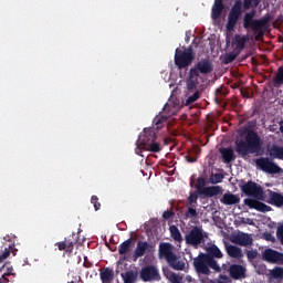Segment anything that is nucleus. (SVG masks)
<instances>
[{
	"label": "nucleus",
	"mask_w": 283,
	"mask_h": 283,
	"mask_svg": "<svg viewBox=\"0 0 283 283\" xmlns=\"http://www.w3.org/2000/svg\"><path fill=\"white\" fill-rule=\"evenodd\" d=\"M239 187L244 196L254 198H247L243 200L244 205L249 207V209H255V211H260L261 213L271 211V206H266V203L260 201L264 200V188H262L258 182L253 180H241Z\"/></svg>",
	"instance_id": "obj_1"
},
{
	"label": "nucleus",
	"mask_w": 283,
	"mask_h": 283,
	"mask_svg": "<svg viewBox=\"0 0 283 283\" xmlns=\"http://www.w3.org/2000/svg\"><path fill=\"white\" fill-rule=\"evenodd\" d=\"M235 151L241 158H247L249 154H260L262 151V139H260V135L253 129L248 130L244 139L235 140Z\"/></svg>",
	"instance_id": "obj_2"
},
{
	"label": "nucleus",
	"mask_w": 283,
	"mask_h": 283,
	"mask_svg": "<svg viewBox=\"0 0 283 283\" xmlns=\"http://www.w3.org/2000/svg\"><path fill=\"white\" fill-rule=\"evenodd\" d=\"M255 14H258L255 9L244 14L243 28L244 30H252L258 36H264V30L269 25V18L255 19Z\"/></svg>",
	"instance_id": "obj_3"
},
{
	"label": "nucleus",
	"mask_w": 283,
	"mask_h": 283,
	"mask_svg": "<svg viewBox=\"0 0 283 283\" xmlns=\"http://www.w3.org/2000/svg\"><path fill=\"white\" fill-rule=\"evenodd\" d=\"M156 128L148 127L144 128L143 133L138 136V143L139 145H143L145 151H150L153 154H160L163 151V148L160 147V144L156 142Z\"/></svg>",
	"instance_id": "obj_4"
},
{
	"label": "nucleus",
	"mask_w": 283,
	"mask_h": 283,
	"mask_svg": "<svg viewBox=\"0 0 283 283\" xmlns=\"http://www.w3.org/2000/svg\"><path fill=\"white\" fill-rule=\"evenodd\" d=\"M193 268L199 275H211V269L214 273L222 272L220 264H216L209 256H206L205 252L193 259Z\"/></svg>",
	"instance_id": "obj_5"
},
{
	"label": "nucleus",
	"mask_w": 283,
	"mask_h": 283,
	"mask_svg": "<svg viewBox=\"0 0 283 283\" xmlns=\"http://www.w3.org/2000/svg\"><path fill=\"white\" fill-rule=\"evenodd\" d=\"M193 59H196V53H193V46L189 45L184 50L179 48L175 51V65L178 70H186L193 63Z\"/></svg>",
	"instance_id": "obj_6"
},
{
	"label": "nucleus",
	"mask_w": 283,
	"mask_h": 283,
	"mask_svg": "<svg viewBox=\"0 0 283 283\" xmlns=\"http://www.w3.org/2000/svg\"><path fill=\"white\" fill-rule=\"evenodd\" d=\"M196 191L206 196V198H213L222 193V187L220 186H209L207 187V179L205 177H198L196 184Z\"/></svg>",
	"instance_id": "obj_7"
},
{
	"label": "nucleus",
	"mask_w": 283,
	"mask_h": 283,
	"mask_svg": "<svg viewBox=\"0 0 283 283\" xmlns=\"http://www.w3.org/2000/svg\"><path fill=\"white\" fill-rule=\"evenodd\" d=\"M240 17H242V0H237L228 14V22L226 24L228 32H233L235 30Z\"/></svg>",
	"instance_id": "obj_8"
},
{
	"label": "nucleus",
	"mask_w": 283,
	"mask_h": 283,
	"mask_svg": "<svg viewBox=\"0 0 283 283\" xmlns=\"http://www.w3.org/2000/svg\"><path fill=\"white\" fill-rule=\"evenodd\" d=\"M186 244L189 247H200L205 242V232L202 228L195 226L189 233L185 235Z\"/></svg>",
	"instance_id": "obj_9"
},
{
	"label": "nucleus",
	"mask_w": 283,
	"mask_h": 283,
	"mask_svg": "<svg viewBox=\"0 0 283 283\" xmlns=\"http://www.w3.org/2000/svg\"><path fill=\"white\" fill-rule=\"evenodd\" d=\"M255 165L262 171H265V174H280L282 171V168H280V166L265 157H260L259 159H256Z\"/></svg>",
	"instance_id": "obj_10"
},
{
	"label": "nucleus",
	"mask_w": 283,
	"mask_h": 283,
	"mask_svg": "<svg viewBox=\"0 0 283 283\" xmlns=\"http://www.w3.org/2000/svg\"><path fill=\"white\" fill-rule=\"evenodd\" d=\"M139 275L143 282H154V280H159L160 277L158 269H156L154 265L144 266L140 270Z\"/></svg>",
	"instance_id": "obj_11"
},
{
	"label": "nucleus",
	"mask_w": 283,
	"mask_h": 283,
	"mask_svg": "<svg viewBox=\"0 0 283 283\" xmlns=\"http://www.w3.org/2000/svg\"><path fill=\"white\" fill-rule=\"evenodd\" d=\"M158 255L159 260H166V262L172 260V258L176 255V253H174V244L168 242H161L159 244Z\"/></svg>",
	"instance_id": "obj_12"
},
{
	"label": "nucleus",
	"mask_w": 283,
	"mask_h": 283,
	"mask_svg": "<svg viewBox=\"0 0 283 283\" xmlns=\"http://www.w3.org/2000/svg\"><path fill=\"white\" fill-rule=\"evenodd\" d=\"M263 259L272 264H283V254L273 249H266L263 252Z\"/></svg>",
	"instance_id": "obj_13"
},
{
	"label": "nucleus",
	"mask_w": 283,
	"mask_h": 283,
	"mask_svg": "<svg viewBox=\"0 0 283 283\" xmlns=\"http://www.w3.org/2000/svg\"><path fill=\"white\" fill-rule=\"evenodd\" d=\"M232 242L240 247H251L253 244V238H251V234L239 232L232 237Z\"/></svg>",
	"instance_id": "obj_14"
},
{
	"label": "nucleus",
	"mask_w": 283,
	"mask_h": 283,
	"mask_svg": "<svg viewBox=\"0 0 283 283\" xmlns=\"http://www.w3.org/2000/svg\"><path fill=\"white\" fill-rule=\"evenodd\" d=\"M151 249H154V247L151 244H149V242L147 241H138L137 242V247L134 251L133 258L136 261L138 258H143V255H145L147 253V251H151Z\"/></svg>",
	"instance_id": "obj_15"
},
{
	"label": "nucleus",
	"mask_w": 283,
	"mask_h": 283,
	"mask_svg": "<svg viewBox=\"0 0 283 283\" xmlns=\"http://www.w3.org/2000/svg\"><path fill=\"white\" fill-rule=\"evenodd\" d=\"M206 256H208L214 264H218L217 260H222L224 258V254H222V251H220V248L218 245L212 244L206 249Z\"/></svg>",
	"instance_id": "obj_16"
},
{
	"label": "nucleus",
	"mask_w": 283,
	"mask_h": 283,
	"mask_svg": "<svg viewBox=\"0 0 283 283\" xmlns=\"http://www.w3.org/2000/svg\"><path fill=\"white\" fill-rule=\"evenodd\" d=\"M199 74H211L213 72V64L209 59L199 61L193 67Z\"/></svg>",
	"instance_id": "obj_17"
},
{
	"label": "nucleus",
	"mask_w": 283,
	"mask_h": 283,
	"mask_svg": "<svg viewBox=\"0 0 283 283\" xmlns=\"http://www.w3.org/2000/svg\"><path fill=\"white\" fill-rule=\"evenodd\" d=\"M229 273L232 280H242L243 277H247V269L240 264L230 265Z\"/></svg>",
	"instance_id": "obj_18"
},
{
	"label": "nucleus",
	"mask_w": 283,
	"mask_h": 283,
	"mask_svg": "<svg viewBox=\"0 0 283 283\" xmlns=\"http://www.w3.org/2000/svg\"><path fill=\"white\" fill-rule=\"evenodd\" d=\"M249 41V35H240L235 34L234 39L232 40V45H234V52L240 54L244 48H247V42Z\"/></svg>",
	"instance_id": "obj_19"
},
{
	"label": "nucleus",
	"mask_w": 283,
	"mask_h": 283,
	"mask_svg": "<svg viewBox=\"0 0 283 283\" xmlns=\"http://www.w3.org/2000/svg\"><path fill=\"white\" fill-rule=\"evenodd\" d=\"M269 203L273 207L282 208L283 207V195L273 190H268Z\"/></svg>",
	"instance_id": "obj_20"
},
{
	"label": "nucleus",
	"mask_w": 283,
	"mask_h": 283,
	"mask_svg": "<svg viewBox=\"0 0 283 283\" xmlns=\"http://www.w3.org/2000/svg\"><path fill=\"white\" fill-rule=\"evenodd\" d=\"M224 247L226 253L229 255V258H234L237 260L244 258V253H242L241 248H238L237 245H231L229 243H224Z\"/></svg>",
	"instance_id": "obj_21"
},
{
	"label": "nucleus",
	"mask_w": 283,
	"mask_h": 283,
	"mask_svg": "<svg viewBox=\"0 0 283 283\" xmlns=\"http://www.w3.org/2000/svg\"><path fill=\"white\" fill-rule=\"evenodd\" d=\"M222 12H224V3L222 0H214V4L212 6V11H211V19L214 21L217 19H220L222 17Z\"/></svg>",
	"instance_id": "obj_22"
},
{
	"label": "nucleus",
	"mask_w": 283,
	"mask_h": 283,
	"mask_svg": "<svg viewBox=\"0 0 283 283\" xmlns=\"http://www.w3.org/2000/svg\"><path fill=\"white\" fill-rule=\"evenodd\" d=\"M221 157L223 159V163L229 165V163H233L235 160V153H233V148L228 147V148H220L219 149Z\"/></svg>",
	"instance_id": "obj_23"
},
{
	"label": "nucleus",
	"mask_w": 283,
	"mask_h": 283,
	"mask_svg": "<svg viewBox=\"0 0 283 283\" xmlns=\"http://www.w3.org/2000/svg\"><path fill=\"white\" fill-rule=\"evenodd\" d=\"M220 202L222 205H228V206L240 205V197L238 195L228 192L223 195V197L220 199Z\"/></svg>",
	"instance_id": "obj_24"
},
{
	"label": "nucleus",
	"mask_w": 283,
	"mask_h": 283,
	"mask_svg": "<svg viewBox=\"0 0 283 283\" xmlns=\"http://www.w3.org/2000/svg\"><path fill=\"white\" fill-rule=\"evenodd\" d=\"M163 273L166 276V280L170 281L171 283H182V276L176 274L169 268L163 269Z\"/></svg>",
	"instance_id": "obj_25"
},
{
	"label": "nucleus",
	"mask_w": 283,
	"mask_h": 283,
	"mask_svg": "<svg viewBox=\"0 0 283 283\" xmlns=\"http://www.w3.org/2000/svg\"><path fill=\"white\" fill-rule=\"evenodd\" d=\"M168 265L174 269V271H184L185 262L179 261L178 256L175 254L172 260L167 261Z\"/></svg>",
	"instance_id": "obj_26"
},
{
	"label": "nucleus",
	"mask_w": 283,
	"mask_h": 283,
	"mask_svg": "<svg viewBox=\"0 0 283 283\" xmlns=\"http://www.w3.org/2000/svg\"><path fill=\"white\" fill-rule=\"evenodd\" d=\"M132 251V239H127L118 247V253L119 255H127Z\"/></svg>",
	"instance_id": "obj_27"
},
{
	"label": "nucleus",
	"mask_w": 283,
	"mask_h": 283,
	"mask_svg": "<svg viewBox=\"0 0 283 283\" xmlns=\"http://www.w3.org/2000/svg\"><path fill=\"white\" fill-rule=\"evenodd\" d=\"M169 117H167V115H157L153 123L156 127V129H163L165 127V123H167Z\"/></svg>",
	"instance_id": "obj_28"
},
{
	"label": "nucleus",
	"mask_w": 283,
	"mask_h": 283,
	"mask_svg": "<svg viewBox=\"0 0 283 283\" xmlns=\"http://www.w3.org/2000/svg\"><path fill=\"white\" fill-rule=\"evenodd\" d=\"M99 277L103 283L112 282V280H114V271L106 268L104 271L99 273Z\"/></svg>",
	"instance_id": "obj_29"
},
{
	"label": "nucleus",
	"mask_w": 283,
	"mask_h": 283,
	"mask_svg": "<svg viewBox=\"0 0 283 283\" xmlns=\"http://www.w3.org/2000/svg\"><path fill=\"white\" fill-rule=\"evenodd\" d=\"M169 231H170V237L172 238V240H175V242H179V243L182 242V234L180 233V230L178 229V227L170 226Z\"/></svg>",
	"instance_id": "obj_30"
},
{
	"label": "nucleus",
	"mask_w": 283,
	"mask_h": 283,
	"mask_svg": "<svg viewBox=\"0 0 283 283\" xmlns=\"http://www.w3.org/2000/svg\"><path fill=\"white\" fill-rule=\"evenodd\" d=\"M202 196V193L198 191L190 192L188 199H187V205L188 207H198V197Z\"/></svg>",
	"instance_id": "obj_31"
},
{
	"label": "nucleus",
	"mask_w": 283,
	"mask_h": 283,
	"mask_svg": "<svg viewBox=\"0 0 283 283\" xmlns=\"http://www.w3.org/2000/svg\"><path fill=\"white\" fill-rule=\"evenodd\" d=\"M12 271H14V268H12L8 262L0 268V274L6 275L7 277H10V275H17Z\"/></svg>",
	"instance_id": "obj_32"
},
{
	"label": "nucleus",
	"mask_w": 283,
	"mask_h": 283,
	"mask_svg": "<svg viewBox=\"0 0 283 283\" xmlns=\"http://www.w3.org/2000/svg\"><path fill=\"white\" fill-rule=\"evenodd\" d=\"M270 155L273 156V158H279V160H283V147L275 145L272 146Z\"/></svg>",
	"instance_id": "obj_33"
},
{
	"label": "nucleus",
	"mask_w": 283,
	"mask_h": 283,
	"mask_svg": "<svg viewBox=\"0 0 283 283\" xmlns=\"http://www.w3.org/2000/svg\"><path fill=\"white\" fill-rule=\"evenodd\" d=\"M282 85H283V66H280L274 76V87H282Z\"/></svg>",
	"instance_id": "obj_34"
},
{
	"label": "nucleus",
	"mask_w": 283,
	"mask_h": 283,
	"mask_svg": "<svg viewBox=\"0 0 283 283\" xmlns=\"http://www.w3.org/2000/svg\"><path fill=\"white\" fill-rule=\"evenodd\" d=\"M138 277V274L134 271H127L125 275H123L124 283H135Z\"/></svg>",
	"instance_id": "obj_35"
},
{
	"label": "nucleus",
	"mask_w": 283,
	"mask_h": 283,
	"mask_svg": "<svg viewBox=\"0 0 283 283\" xmlns=\"http://www.w3.org/2000/svg\"><path fill=\"white\" fill-rule=\"evenodd\" d=\"M238 56H240V53H238V51L227 53L223 59L224 65H229V63H233V61L238 59Z\"/></svg>",
	"instance_id": "obj_36"
},
{
	"label": "nucleus",
	"mask_w": 283,
	"mask_h": 283,
	"mask_svg": "<svg viewBox=\"0 0 283 283\" xmlns=\"http://www.w3.org/2000/svg\"><path fill=\"white\" fill-rule=\"evenodd\" d=\"M260 0H243V10H251V8H258Z\"/></svg>",
	"instance_id": "obj_37"
},
{
	"label": "nucleus",
	"mask_w": 283,
	"mask_h": 283,
	"mask_svg": "<svg viewBox=\"0 0 283 283\" xmlns=\"http://www.w3.org/2000/svg\"><path fill=\"white\" fill-rule=\"evenodd\" d=\"M223 179H224V176L222 174L217 172V174H211L209 180L211 185H218L222 182Z\"/></svg>",
	"instance_id": "obj_38"
},
{
	"label": "nucleus",
	"mask_w": 283,
	"mask_h": 283,
	"mask_svg": "<svg viewBox=\"0 0 283 283\" xmlns=\"http://www.w3.org/2000/svg\"><path fill=\"white\" fill-rule=\"evenodd\" d=\"M199 77H200V73L192 67L189 71V75H188L187 81H190L192 83H198Z\"/></svg>",
	"instance_id": "obj_39"
},
{
	"label": "nucleus",
	"mask_w": 283,
	"mask_h": 283,
	"mask_svg": "<svg viewBox=\"0 0 283 283\" xmlns=\"http://www.w3.org/2000/svg\"><path fill=\"white\" fill-rule=\"evenodd\" d=\"M271 277H273V280H283V268H274L271 271Z\"/></svg>",
	"instance_id": "obj_40"
},
{
	"label": "nucleus",
	"mask_w": 283,
	"mask_h": 283,
	"mask_svg": "<svg viewBox=\"0 0 283 283\" xmlns=\"http://www.w3.org/2000/svg\"><path fill=\"white\" fill-rule=\"evenodd\" d=\"M186 218H198V210L196 207L188 206V210L185 212Z\"/></svg>",
	"instance_id": "obj_41"
},
{
	"label": "nucleus",
	"mask_w": 283,
	"mask_h": 283,
	"mask_svg": "<svg viewBox=\"0 0 283 283\" xmlns=\"http://www.w3.org/2000/svg\"><path fill=\"white\" fill-rule=\"evenodd\" d=\"M198 98H200V92L197 91L186 99V105H191L192 103H196Z\"/></svg>",
	"instance_id": "obj_42"
},
{
	"label": "nucleus",
	"mask_w": 283,
	"mask_h": 283,
	"mask_svg": "<svg viewBox=\"0 0 283 283\" xmlns=\"http://www.w3.org/2000/svg\"><path fill=\"white\" fill-rule=\"evenodd\" d=\"M12 247L14 245H9L4 249V252L0 255V262H3V260H8V258H10V251H12Z\"/></svg>",
	"instance_id": "obj_43"
},
{
	"label": "nucleus",
	"mask_w": 283,
	"mask_h": 283,
	"mask_svg": "<svg viewBox=\"0 0 283 283\" xmlns=\"http://www.w3.org/2000/svg\"><path fill=\"white\" fill-rule=\"evenodd\" d=\"M91 202L94 206L95 211H98L101 209V202H98V197L96 195L92 196Z\"/></svg>",
	"instance_id": "obj_44"
},
{
	"label": "nucleus",
	"mask_w": 283,
	"mask_h": 283,
	"mask_svg": "<svg viewBox=\"0 0 283 283\" xmlns=\"http://www.w3.org/2000/svg\"><path fill=\"white\" fill-rule=\"evenodd\" d=\"M188 92H193L196 87H198V82H191L189 80L186 81Z\"/></svg>",
	"instance_id": "obj_45"
},
{
	"label": "nucleus",
	"mask_w": 283,
	"mask_h": 283,
	"mask_svg": "<svg viewBox=\"0 0 283 283\" xmlns=\"http://www.w3.org/2000/svg\"><path fill=\"white\" fill-rule=\"evenodd\" d=\"M174 216H176V213L172 212V210H166L163 213L164 220H170V218H174Z\"/></svg>",
	"instance_id": "obj_46"
},
{
	"label": "nucleus",
	"mask_w": 283,
	"mask_h": 283,
	"mask_svg": "<svg viewBox=\"0 0 283 283\" xmlns=\"http://www.w3.org/2000/svg\"><path fill=\"white\" fill-rule=\"evenodd\" d=\"M276 238H279L281 244H283V224L277 227V229H276Z\"/></svg>",
	"instance_id": "obj_47"
},
{
	"label": "nucleus",
	"mask_w": 283,
	"mask_h": 283,
	"mask_svg": "<svg viewBox=\"0 0 283 283\" xmlns=\"http://www.w3.org/2000/svg\"><path fill=\"white\" fill-rule=\"evenodd\" d=\"M143 149H145V146L140 145V143H138L137 140V147L135 149V154H137V156H142V158H143Z\"/></svg>",
	"instance_id": "obj_48"
},
{
	"label": "nucleus",
	"mask_w": 283,
	"mask_h": 283,
	"mask_svg": "<svg viewBox=\"0 0 283 283\" xmlns=\"http://www.w3.org/2000/svg\"><path fill=\"white\" fill-rule=\"evenodd\" d=\"M65 242H66V252L72 253L74 251L75 242H72V241H65Z\"/></svg>",
	"instance_id": "obj_49"
},
{
	"label": "nucleus",
	"mask_w": 283,
	"mask_h": 283,
	"mask_svg": "<svg viewBox=\"0 0 283 283\" xmlns=\"http://www.w3.org/2000/svg\"><path fill=\"white\" fill-rule=\"evenodd\" d=\"M56 247H57L59 251H66V249H67V243H66L65 241L57 242V243H56Z\"/></svg>",
	"instance_id": "obj_50"
},
{
	"label": "nucleus",
	"mask_w": 283,
	"mask_h": 283,
	"mask_svg": "<svg viewBox=\"0 0 283 283\" xmlns=\"http://www.w3.org/2000/svg\"><path fill=\"white\" fill-rule=\"evenodd\" d=\"M247 255H248V260H255V258H258V252L248 251Z\"/></svg>",
	"instance_id": "obj_51"
},
{
	"label": "nucleus",
	"mask_w": 283,
	"mask_h": 283,
	"mask_svg": "<svg viewBox=\"0 0 283 283\" xmlns=\"http://www.w3.org/2000/svg\"><path fill=\"white\" fill-rule=\"evenodd\" d=\"M264 239L268 241V242H273L275 240V237H273V234L269 233V232H265L264 233Z\"/></svg>",
	"instance_id": "obj_52"
},
{
	"label": "nucleus",
	"mask_w": 283,
	"mask_h": 283,
	"mask_svg": "<svg viewBox=\"0 0 283 283\" xmlns=\"http://www.w3.org/2000/svg\"><path fill=\"white\" fill-rule=\"evenodd\" d=\"M187 163H197L198 157L186 156Z\"/></svg>",
	"instance_id": "obj_53"
},
{
	"label": "nucleus",
	"mask_w": 283,
	"mask_h": 283,
	"mask_svg": "<svg viewBox=\"0 0 283 283\" xmlns=\"http://www.w3.org/2000/svg\"><path fill=\"white\" fill-rule=\"evenodd\" d=\"M10 279H8L6 275L0 274V283H9Z\"/></svg>",
	"instance_id": "obj_54"
},
{
	"label": "nucleus",
	"mask_w": 283,
	"mask_h": 283,
	"mask_svg": "<svg viewBox=\"0 0 283 283\" xmlns=\"http://www.w3.org/2000/svg\"><path fill=\"white\" fill-rule=\"evenodd\" d=\"M223 92H224V91H222V88H217V90H216V94H217V95H218V94H223Z\"/></svg>",
	"instance_id": "obj_55"
},
{
	"label": "nucleus",
	"mask_w": 283,
	"mask_h": 283,
	"mask_svg": "<svg viewBox=\"0 0 283 283\" xmlns=\"http://www.w3.org/2000/svg\"><path fill=\"white\" fill-rule=\"evenodd\" d=\"M190 187H193V181H190Z\"/></svg>",
	"instance_id": "obj_56"
}]
</instances>
